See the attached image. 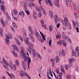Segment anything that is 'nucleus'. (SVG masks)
<instances>
[{
	"label": "nucleus",
	"instance_id": "58",
	"mask_svg": "<svg viewBox=\"0 0 79 79\" xmlns=\"http://www.w3.org/2000/svg\"><path fill=\"white\" fill-rule=\"evenodd\" d=\"M6 17H7V19H9V20H10L11 19L10 18V16H9V15H8V16H7Z\"/></svg>",
	"mask_w": 79,
	"mask_h": 79
},
{
	"label": "nucleus",
	"instance_id": "12",
	"mask_svg": "<svg viewBox=\"0 0 79 79\" xmlns=\"http://www.w3.org/2000/svg\"><path fill=\"white\" fill-rule=\"evenodd\" d=\"M71 2H72L71 0H66V3L67 7H69L71 5Z\"/></svg>",
	"mask_w": 79,
	"mask_h": 79
},
{
	"label": "nucleus",
	"instance_id": "13",
	"mask_svg": "<svg viewBox=\"0 0 79 79\" xmlns=\"http://www.w3.org/2000/svg\"><path fill=\"white\" fill-rule=\"evenodd\" d=\"M6 73L8 74L9 76H10V79H15V76H14V75L13 74V73H11V74H10L9 73H8V72H6Z\"/></svg>",
	"mask_w": 79,
	"mask_h": 79
},
{
	"label": "nucleus",
	"instance_id": "55",
	"mask_svg": "<svg viewBox=\"0 0 79 79\" xmlns=\"http://www.w3.org/2000/svg\"><path fill=\"white\" fill-rule=\"evenodd\" d=\"M13 66L14 67V70L15 71H16V66L15 65H14Z\"/></svg>",
	"mask_w": 79,
	"mask_h": 79
},
{
	"label": "nucleus",
	"instance_id": "18",
	"mask_svg": "<svg viewBox=\"0 0 79 79\" xmlns=\"http://www.w3.org/2000/svg\"><path fill=\"white\" fill-rule=\"evenodd\" d=\"M12 47L13 48H14V49H15V50H16V51H17V52H18V50L19 49H18V47L16 45H13Z\"/></svg>",
	"mask_w": 79,
	"mask_h": 79
},
{
	"label": "nucleus",
	"instance_id": "57",
	"mask_svg": "<svg viewBox=\"0 0 79 79\" xmlns=\"http://www.w3.org/2000/svg\"><path fill=\"white\" fill-rule=\"evenodd\" d=\"M60 35H56V39H59V38H60Z\"/></svg>",
	"mask_w": 79,
	"mask_h": 79
},
{
	"label": "nucleus",
	"instance_id": "40",
	"mask_svg": "<svg viewBox=\"0 0 79 79\" xmlns=\"http://www.w3.org/2000/svg\"><path fill=\"white\" fill-rule=\"evenodd\" d=\"M18 37L19 38V39L21 40L22 42H23V37H22V36H18Z\"/></svg>",
	"mask_w": 79,
	"mask_h": 79
},
{
	"label": "nucleus",
	"instance_id": "34",
	"mask_svg": "<svg viewBox=\"0 0 79 79\" xmlns=\"http://www.w3.org/2000/svg\"><path fill=\"white\" fill-rule=\"evenodd\" d=\"M68 28L69 30H72V29H71V25L70 23H69V24H68Z\"/></svg>",
	"mask_w": 79,
	"mask_h": 79
},
{
	"label": "nucleus",
	"instance_id": "4",
	"mask_svg": "<svg viewBox=\"0 0 79 79\" xmlns=\"http://www.w3.org/2000/svg\"><path fill=\"white\" fill-rule=\"evenodd\" d=\"M62 22L64 26V27H62V29L64 31H66L67 30V28H66V26H67V24H68V20L67 18H65L64 20V21H62Z\"/></svg>",
	"mask_w": 79,
	"mask_h": 79
},
{
	"label": "nucleus",
	"instance_id": "32",
	"mask_svg": "<svg viewBox=\"0 0 79 79\" xmlns=\"http://www.w3.org/2000/svg\"><path fill=\"white\" fill-rule=\"evenodd\" d=\"M36 54V56H38L39 58H40V59L41 60L42 59V56H40V54H39L38 53H37Z\"/></svg>",
	"mask_w": 79,
	"mask_h": 79
},
{
	"label": "nucleus",
	"instance_id": "54",
	"mask_svg": "<svg viewBox=\"0 0 79 79\" xmlns=\"http://www.w3.org/2000/svg\"><path fill=\"white\" fill-rule=\"evenodd\" d=\"M51 45H52V40H50L49 41V46H51Z\"/></svg>",
	"mask_w": 79,
	"mask_h": 79
},
{
	"label": "nucleus",
	"instance_id": "23",
	"mask_svg": "<svg viewBox=\"0 0 79 79\" xmlns=\"http://www.w3.org/2000/svg\"><path fill=\"white\" fill-rule=\"evenodd\" d=\"M25 73L24 72V71H21L20 72V76H22L23 77V76H24V74H25Z\"/></svg>",
	"mask_w": 79,
	"mask_h": 79
},
{
	"label": "nucleus",
	"instance_id": "22",
	"mask_svg": "<svg viewBox=\"0 0 79 79\" xmlns=\"http://www.w3.org/2000/svg\"><path fill=\"white\" fill-rule=\"evenodd\" d=\"M3 29L2 28H0V34L1 35V37H3Z\"/></svg>",
	"mask_w": 79,
	"mask_h": 79
},
{
	"label": "nucleus",
	"instance_id": "11",
	"mask_svg": "<svg viewBox=\"0 0 79 79\" xmlns=\"http://www.w3.org/2000/svg\"><path fill=\"white\" fill-rule=\"evenodd\" d=\"M22 64L23 68L24 71H26V68H27V65L25 63V62L24 61H23L22 62Z\"/></svg>",
	"mask_w": 79,
	"mask_h": 79
},
{
	"label": "nucleus",
	"instance_id": "42",
	"mask_svg": "<svg viewBox=\"0 0 79 79\" xmlns=\"http://www.w3.org/2000/svg\"><path fill=\"white\" fill-rule=\"evenodd\" d=\"M25 76H27V77L29 79H31V77H30V76H29V75H28V74H27V73H25Z\"/></svg>",
	"mask_w": 79,
	"mask_h": 79
},
{
	"label": "nucleus",
	"instance_id": "31",
	"mask_svg": "<svg viewBox=\"0 0 79 79\" xmlns=\"http://www.w3.org/2000/svg\"><path fill=\"white\" fill-rule=\"evenodd\" d=\"M49 72H48H48L47 73V77L48 79H52L51 77L49 76Z\"/></svg>",
	"mask_w": 79,
	"mask_h": 79
},
{
	"label": "nucleus",
	"instance_id": "56",
	"mask_svg": "<svg viewBox=\"0 0 79 79\" xmlns=\"http://www.w3.org/2000/svg\"><path fill=\"white\" fill-rule=\"evenodd\" d=\"M70 77H71V76L70 75H69L67 77V79H70Z\"/></svg>",
	"mask_w": 79,
	"mask_h": 79
},
{
	"label": "nucleus",
	"instance_id": "48",
	"mask_svg": "<svg viewBox=\"0 0 79 79\" xmlns=\"http://www.w3.org/2000/svg\"><path fill=\"white\" fill-rule=\"evenodd\" d=\"M62 76H63V74H62V73H60L59 75V77H61Z\"/></svg>",
	"mask_w": 79,
	"mask_h": 79
},
{
	"label": "nucleus",
	"instance_id": "50",
	"mask_svg": "<svg viewBox=\"0 0 79 79\" xmlns=\"http://www.w3.org/2000/svg\"><path fill=\"white\" fill-rule=\"evenodd\" d=\"M12 16H13L14 19H15V20H16V21H18V19L17 18H16V17H14V16H13V15H12Z\"/></svg>",
	"mask_w": 79,
	"mask_h": 79
},
{
	"label": "nucleus",
	"instance_id": "47",
	"mask_svg": "<svg viewBox=\"0 0 79 79\" xmlns=\"http://www.w3.org/2000/svg\"><path fill=\"white\" fill-rule=\"evenodd\" d=\"M76 52L77 53L79 52V47H77L76 48Z\"/></svg>",
	"mask_w": 79,
	"mask_h": 79
},
{
	"label": "nucleus",
	"instance_id": "1",
	"mask_svg": "<svg viewBox=\"0 0 79 79\" xmlns=\"http://www.w3.org/2000/svg\"><path fill=\"white\" fill-rule=\"evenodd\" d=\"M20 48V50H21V53L23 54V55H22V57L24 58V61L25 62H26V61H27L28 69H29L30 63H31V59L26 56V52L24 50V48L23 47H21Z\"/></svg>",
	"mask_w": 79,
	"mask_h": 79
},
{
	"label": "nucleus",
	"instance_id": "61",
	"mask_svg": "<svg viewBox=\"0 0 79 79\" xmlns=\"http://www.w3.org/2000/svg\"><path fill=\"white\" fill-rule=\"evenodd\" d=\"M40 23L41 24H44V20H40Z\"/></svg>",
	"mask_w": 79,
	"mask_h": 79
},
{
	"label": "nucleus",
	"instance_id": "21",
	"mask_svg": "<svg viewBox=\"0 0 79 79\" xmlns=\"http://www.w3.org/2000/svg\"><path fill=\"white\" fill-rule=\"evenodd\" d=\"M1 10L3 11V12H5V6L3 5H2L1 6Z\"/></svg>",
	"mask_w": 79,
	"mask_h": 79
},
{
	"label": "nucleus",
	"instance_id": "29",
	"mask_svg": "<svg viewBox=\"0 0 79 79\" xmlns=\"http://www.w3.org/2000/svg\"><path fill=\"white\" fill-rule=\"evenodd\" d=\"M49 15L51 18H53L54 16L53 15V12L50 10L49 11Z\"/></svg>",
	"mask_w": 79,
	"mask_h": 79
},
{
	"label": "nucleus",
	"instance_id": "52",
	"mask_svg": "<svg viewBox=\"0 0 79 79\" xmlns=\"http://www.w3.org/2000/svg\"><path fill=\"white\" fill-rule=\"evenodd\" d=\"M55 71H56V73L57 74H59V72H60V71L57 70V69H56Z\"/></svg>",
	"mask_w": 79,
	"mask_h": 79
},
{
	"label": "nucleus",
	"instance_id": "19",
	"mask_svg": "<svg viewBox=\"0 0 79 79\" xmlns=\"http://www.w3.org/2000/svg\"><path fill=\"white\" fill-rule=\"evenodd\" d=\"M28 29L30 33H31V34H32V35H33V34H34L33 33V31L32 30V28H31V26L28 27Z\"/></svg>",
	"mask_w": 79,
	"mask_h": 79
},
{
	"label": "nucleus",
	"instance_id": "8",
	"mask_svg": "<svg viewBox=\"0 0 79 79\" xmlns=\"http://www.w3.org/2000/svg\"><path fill=\"white\" fill-rule=\"evenodd\" d=\"M34 34L35 35L36 37H37V39L38 40H40L41 38V36H40V35L38 32H35Z\"/></svg>",
	"mask_w": 79,
	"mask_h": 79
},
{
	"label": "nucleus",
	"instance_id": "64",
	"mask_svg": "<svg viewBox=\"0 0 79 79\" xmlns=\"http://www.w3.org/2000/svg\"><path fill=\"white\" fill-rule=\"evenodd\" d=\"M20 4L21 5H24V2H23V1L21 2H20Z\"/></svg>",
	"mask_w": 79,
	"mask_h": 79
},
{
	"label": "nucleus",
	"instance_id": "5",
	"mask_svg": "<svg viewBox=\"0 0 79 79\" xmlns=\"http://www.w3.org/2000/svg\"><path fill=\"white\" fill-rule=\"evenodd\" d=\"M5 37L6 38L4 39L5 40V43L7 45H8V43L10 42V41L9 40L7 39H12V36L11 35H6L5 36Z\"/></svg>",
	"mask_w": 79,
	"mask_h": 79
},
{
	"label": "nucleus",
	"instance_id": "62",
	"mask_svg": "<svg viewBox=\"0 0 79 79\" xmlns=\"http://www.w3.org/2000/svg\"><path fill=\"white\" fill-rule=\"evenodd\" d=\"M32 54H33V53H35V50H32Z\"/></svg>",
	"mask_w": 79,
	"mask_h": 79
},
{
	"label": "nucleus",
	"instance_id": "7",
	"mask_svg": "<svg viewBox=\"0 0 79 79\" xmlns=\"http://www.w3.org/2000/svg\"><path fill=\"white\" fill-rule=\"evenodd\" d=\"M62 36L64 40H66L67 41H69L70 43H71V40H70V38L69 36L65 35L64 34V33L62 34Z\"/></svg>",
	"mask_w": 79,
	"mask_h": 79
},
{
	"label": "nucleus",
	"instance_id": "45",
	"mask_svg": "<svg viewBox=\"0 0 79 79\" xmlns=\"http://www.w3.org/2000/svg\"><path fill=\"white\" fill-rule=\"evenodd\" d=\"M42 27H44V29H46L47 30V27H46V25L45 24L44 25V24H42Z\"/></svg>",
	"mask_w": 79,
	"mask_h": 79
},
{
	"label": "nucleus",
	"instance_id": "2",
	"mask_svg": "<svg viewBox=\"0 0 79 79\" xmlns=\"http://www.w3.org/2000/svg\"><path fill=\"white\" fill-rule=\"evenodd\" d=\"M25 42V44H27V45H28L29 47V48H27V51L31 54V50H32V49L34 47V45L32 43L29 42V41L27 40H26Z\"/></svg>",
	"mask_w": 79,
	"mask_h": 79
},
{
	"label": "nucleus",
	"instance_id": "43",
	"mask_svg": "<svg viewBox=\"0 0 79 79\" xmlns=\"http://www.w3.org/2000/svg\"><path fill=\"white\" fill-rule=\"evenodd\" d=\"M62 55H63V56H65V52L63 50H62Z\"/></svg>",
	"mask_w": 79,
	"mask_h": 79
},
{
	"label": "nucleus",
	"instance_id": "63",
	"mask_svg": "<svg viewBox=\"0 0 79 79\" xmlns=\"http://www.w3.org/2000/svg\"><path fill=\"white\" fill-rule=\"evenodd\" d=\"M33 55L34 58L36 57V55H35V53H33Z\"/></svg>",
	"mask_w": 79,
	"mask_h": 79
},
{
	"label": "nucleus",
	"instance_id": "36",
	"mask_svg": "<svg viewBox=\"0 0 79 79\" xmlns=\"http://www.w3.org/2000/svg\"><path fill=\"white\" fill-rule=\"evenodd\" d=\"M1 22L2 24L3 25V27H5V24L4 23V21H3V20L2 19H1Z\"/></svg>",
	"mask_w": 79,
	"mask_h": 79
},
{
	"label": "nucleus",
	"instance_id": "49",
	"mask_svg": "<svg viewBox=\"0 0 79 79\" xmlns=\"http://www.w3.org/2000/svg\"><path fill=\"white\" fill-rule=\"evenodd\" d=\"M38 16L39 18H41L42 17V15L40 13V12L38 14Z\"/></svg>",
	"mask_w": 79,
	"mask_h": 79
},
{
	"label": "nucleus",
	"instance_id": "30",
	"mask_svg": "<svg viewBox=\"0 0 79 79\" xmlns=\"http://www.w3.org/2000/svg\"><path fill=\"white\" fill-rule=\"evenodd\" d=\"M72 56H75V57H76L77 56V55H76V54L74 52V50H72Z\"/></svg>",
	"mask_w": 79,
	"mask_h": 79
},
{
	"label": "nucleus",
	"instance_id": "15",
	"mask_svg": "<svg viewBox=\"0 0 79 79\" xmlns=\"http://www.w3.org/2000/svg\"><path fill=\"white\" fill-rule=\"evenodd\" d=\"M33 3L32 2H29L28 3V5L29 6H33L34 7H35V4H34V3Z\"/></svg>",
	"mask_w": 79,
	"mask_h": 79
},
{
	"label": "nucleus",
	"instance_id": "33",
	"mask_svg": "<svg viewBox=\"0 0 79 79\" xmlns=\"http://www.w3.org/2000/svg\"><path fill=\"white\" fill-rule=\"evenodd\" d=\"M55 59L56 63H58L59 62V59L58 58V56H56L55 57Z\"/></svg>",
	"mask_w": 79,
	"mask_h": 79
},
{
	"label": "nucleus",
	"instance_id": "39",
	"mask_svg": "<svg viewBox=\"0 0 79 79\" xmlns=\"http://www.w3.org/2000/svg\"><path fill=\"white\" fill-rule=\"evenodd\" d=\"M13 11L15 15H18V10H17L14 9Z\"/></svg>",
	"mask_w": 79,
	"mask_h": 79
},
{
	"label": "nucleus",
	"instance_id": "38",
	"mask_svg": "<svg viewBox=\"0 0 79 79\" xmlns=\"http://www.w3.org/2000/svg\"><path fill=\"white\" fill-rule=\"evenodd\" d=\"M40 8L41 10H42L43 12H44V15H45V9H43V8H42V6L40 5Z\"/></svg>",
	"mask_w": 79,
	"mask_h": 79
},
{
	"label": "nucleus",
	"instance_id": "25",
	"mask_svg": "<svg viewBox=\"0 0 79 79\" xmlns=\"http://www.w3.org/2000/svg\"><path fill=\"white\" fill-rule=\"evenodd\" d=\"M47 2L49 4V5L51 6H53V3L51 0H47Z\"/></svg>",
	"mask_w": 79,
	"mask_h": 79
},
{
	"label": "nucleus",
	"instance_id": "28",
	"mask_svg": "<svg viewBox=\"0 0 79 79\" xmlns=\"http://www.w3.org/2000/svg\"><path fill=\"white\" fill-rule=\"evenodd\" d=\"M40 10H41V8H40H40L39 7V6H36V11H38L39 12H40Z\"/></svg>",
	"mask_w": 79,
	"mask_h": 79
},
{
	"label": "nucleus",
	"instance_id": "51",
	"mask_svg": "<svg viewBox=\"0 0 79 79\" xmlns=\"http://www.w3.org/2000/svg\"><path fill=\"white\" fill-rule=\"evenodd\" d=\"M65 67L66 69H67V70H68V65H66Z\"/></svg>",
	"mask_w": 79,
	"mask_h": 79
},
{
	"label": "nucleus",
	"instance_id": "27",
	"mask_svg": "<svg viewBox=\"0 0 79 79\" xmlns=\"http://www.w3.org/2000/svg\"><path fill=\"white\" fill-rule=\"evenodd\" d=\"M19 14L20 16H24L25 15L24 12L23 11H20Z\"/></svg>",
	"mask_w": 79,
	"mask_h": 79
},
{
	"label": "nucleus",
	"instance_id": "24",
	"mask_svg": "<svg viewBox=\"0 0 79 79\" xmlns=\"http://www.w3.org/2000/svg\"><path fill=\"white\" fill-rule=\"evenodd\" d=\"M15 63L16 66L18 67L19 64V62L18 61V60H15Z\"/></svg>",
	"mask_w": 79,
	"mask_h": 79
},
{
	"label": "nucleus",
	"instance_id": "14",
	"mask_svg": "<svg viewBox=\"0 0 79 79\" xmlns=\"http://www.w3.org/2000/svg\"><path fill=\"white\" fill-rule=\"evenodd\" d=\"M33 17L35 19H37V15H36V12L34 10L33 12Z\"/></svg>",
	"mask_w": 79,
	"mask_h": 79
},
{
	"label": "nucleus",
	"instance_id": "16",
	"mask_svg": "<svg viewBox=\"0 0 79 79\" xmlns=\"http://www.w3.org/2000/svg\"><path fill=\"white\" fill-rule=\"evenodd\" d=\"M56 1H57V2H55L54 5L55 6H56L57 7H58V8H59V7H60V5L58 4V3L60 2V0H56Z\"/></svg>",
	"mask_w": 79,
	"mask_h": 79
},
{
	"label": "nucleus",
	"instance_id": "35",
	"mask_svg": "<svg viewBox=\"0 0 79 79\" xmlns=\"http://www.w3.org/2000/svg\"><path fill=\"white\" fill-rule=\"evenodd\" d=\"M49 73L50 74L51 76L52 77H53V74H52V69H49Z\"/></svg>",
	"mask_w": 79,
	"mask_h": 79
},
{
	"label": "nucleus",
	"instance_id": "26",
	"mask_svg": "<svg viewBox=\"0 0 79 79\" xmlns=\"http://www.w3.org/2000/svg\"><path fill=\"white\" fill-rule=\"evenodd\" d=\"M40 33L41 35L44 40H45V36H44V35L43 33H42L40 31Z\"/></svg>",
	"mask_w": 79,
	"mask_h": 79
},
{
	"label": "nucleus",
	"instance_id": "37",
	"mask_svg": "<svg viewBox=\"0 0 79 79\" xmlns=\"http://www.w3.org/2000/svg\"><path fill=\"white\" fill-rule=\"evenodd\" d=\"M12 53L14 56H15V57H16V56H18V54H17V53L15 52L14 51H12Z\"/></svg>",
	"mask_w": 79,
	"mask_h": 79
},
{
	"label": "nucleus",
	"instance_id": "60",
	"mask_svg": "<svg viewBox=\"0 0 79 79\" xmlns=\"http://www.w3.org/2000/svg\"><path fill=\"white\" fill-rule=\"evenodd\" d=\"M61 71L62 73H64V69H61Z\"/></svg>",
	"mask_w": 79,
	"mask_h": 79
},
{
	"label": "nucleus",
	"instance_id": "9",
	"mask_svg": "<svg viewBox=\"0 0 79 79\" xmlns=\"http://www.w3.org/2000/svg\"><path fill=\"white\" fill-rule=\"evenodd\" d=\"M75 27H76V29L77 30V32H79V23L78 22H75Z\"/></svg>",
	"mask_w": 79,
	"mask_h": 79
},
{
	"label": "nucleus",
	"instance_id": "17",
	"mask_svg": "<svg viewBox=\"0 0 79 79\" xmlns=\"http://www.w3.org/2000/svg\"><path fill=\"white\" fill-rule=\"evenodd\" d=\"M29 36L32 42H34V37H33V36L31 35V34H29Z\"/></svg>",
	"mask_w": 79,
	"mask_h": 79
},
{
	"label": "nucleus",
	"instance_id": "41",
	"mask_svg": "<svg viewBox=\"0 0 79 79\" xmlns=\"http://www.w3.org/2000/svg\"><path fill=\"white\" fill-rule=\"evenodd\" d=\"M25 11L26 12V14L28 15H30V13L28 10H25Z\"/></svg>",
	"mask_w": 79,
	"mask_h": 79
},
{
	"label": "nucleus",
	"instance_id": "6",
	"mask_svg": "<svg viewBox=\"0 0 79 79\" xmlns=\"http://www.w3.org/2000/svg\"><path fill=\"white\" fill-rule=\"evenodd\" d=\"M57 44L61 45L63 44V46L64 47H66V41L64 40H61L57 42Z\"/></svg>",
	"mask_w": 79,
	"mask_h": 79
},
{
	"label": "nucleus",
	"instance_id": "20",
	"mask_svg": "<svg viewBox=\"0 0 79 79\" xmlns=\"http://www.w3.org/2000/svg\"><path fill=\"white\" fill-rule=\"evenodd\" d=\"M76 61V59L73 58H72L69 59V62H73V61Z\"/></svg>",
	"mask_w": 79,
	"mask_h": 79
},
{
	"label": "nucleus",
	"instance_id": "44",
	"mask_svg": "<svg viewBox=\"0 0 79 79\" xmlns=\"http://www.w3.org/2000/svg\"><path fill=\"white\" fill-rule=\"evenodd\" d=\"M71 62H70V63H69L68 66L69 67H71L73 65V63Z\"/></svg>",
	"mask_w": 79,
	"mask_h": 79
},
{
	"label": "nucleus",
	"instance_id": "10",
	"mask_svg": "<svg viewBox=\"0 0 79 79\" xmlns=\"http://www.w3.org/2000/svg\"><path fill=\"white\" fill-rule=\"evenodd\" d=\"M60 20V19L58 18V15H55L54 16V21H55V24H56L58 21Z\"/></svg>",
	"mask_w": 79,
	"mask_h": 79
},
{
	"label": "nucleus",
	"instance_id": "46",
	"mask_svg": "<svg viewBox=\"0 0 79 79\" xmlns=\"http://www.w3.org/2000/svg\"><path fill=\"white\" fill-rule=\"evenodd\" d=\"M52 25H50L49 26V29L50 31H52Z\"/></svg>",
	"mask_w": 79,
	"mask_h": 79
},
{
	"label": "nucleus",
	"instance_id": "53",
	"mask_svg": "<svg viewBox=\"0 0 79 79\" xmlns=\"http://www.w3.org/2000/svg\"><path fill=\"white\" fill-rule=\"evenodd\" d=\"M27 35L26 34V32H25L24 33H23V37H26Z\"/></svg>",
	"mask_w": 79,
	"mask_h": 79
},
{
	"label": "nucleus",
	"instance_id": "3",
	"mask_svg": "<svg viewBox=\"0 0 79 79\" xmlns=\"http://www.w3.org/2000/svg\"><path fill=\"white\" fill-rule=\"evenodd\" d=\"M3 62H4V63L6 65H4L3 66L4 68L7 70V71H10V69H8V67L6 66H9L10 67V66H11V68L12 69H13V64H12L11 63H10V64L7 63V62L6 61V60H4V59H3Z\"/></svg>",
	"mask_w": 79,
	"mask_h": 79
},
{
	"label": "nucleus",
	"instance_id": "59",
	"mask_svg": "<svg viewBox=\"0 0 79 79\" xmlns=\"http://www.w3.org/2000/svg\"><path fill=\"white\" fill-rule=\"evenodd\" d=\"M0 3H1L2 4V5H4L5 4V2H4V1H1V2H0Z\"/></svg>",
	"mask_w": 79,
	"mask_h": 79
}]
</instances>
